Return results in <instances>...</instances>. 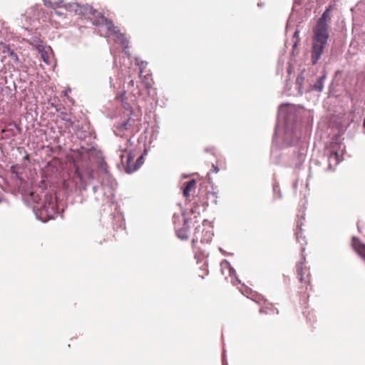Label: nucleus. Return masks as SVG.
Instances as JSON below:
<instances>
[{
  "instance_id": "2eb2a0df",
  "label": "nucleus",
  "mask_w": 365,
  "mask_h": 365,
  "mask_svg": "<svg viewBox=\"0 0 365 365\" xmlns=\"http://www.w3.org/2000/svg\"><path fill=\"white\" fill-rule=\"evenodd\" d=\"M326 78V75L324 74L322 76H321L318 81L313 85L312 88L315 91H317L319 92L322 91L324 88V81Z\"/></svg>"
},
{
  "instance_id": "20e7f679",
  "label": "nucleus",
  "mask_w": 365,
  "mask_h": 365,
  "mask_svg": "<svg viewBox=\"0 0 365 365\" xmlns=\"http://www.w3.org/2000/svg\"><path fill=\"white\" fill-rule=\"evenodd\" d=\"M325 154L329 160H344L343 151L340 150L339 145L334 144L325 150Z\"/></svg>"
},
{
  "instance_id": "9d476101",
  "label": "nucleus",
  "mask_w": 365,
  "mask_h": 365,
  "mask_svg": "<svg viewBox=\"0 0 365 365\" xmlns=\"http://www.w3.org/2000/svg\"><path fill=\"white\" fill-rule=\"evenodd\" d=\"M114 41L120 44L124 48L128 47V40L125 36V35L119 31L117 34H115L114 36Z\"/></svg>"
},
{
  "instance_id": "0eeeda50",
  "label": "nucleus",
  "mask_w": 365,
  "mask_h": 365,
  "mask_svg": "<svg viewBox=\"0 0 365 365\" xmlns=\"http://www.w3.org/2000/svg\"><path fill=\"white\" fill-rule=\"evenodd\" d=\"M351 245L355 252L365 259V245L362 244L359 238L354 237Z\"/></svg>"
},
{
  "instance_id": "6e6552de",
  "label": "nucleus",
  "mask_w": 365,
  "mask_h": 365,
  "mask_svg": "<svg viewBox=\"0 0 365 365\" xmlns=\"http://www.w3.org/2000/svg\"><path fill=\"white\" fill-rule=\"evenodd\" d=\"M189 220L185 219L182 227L176 230L178 237L182 240H187L189 237Z\"/></svg>"
},
{
  "instance_id": "cd10ccee",
  "label": "nucleus",
  "mask_w": 365,
  "mask_h": 365,
  "mask_svg": "<svg viewBox=\"0 0 365 365\" xmlns=\"http://www.w3.org/2000/svg\"><path fill=\"white\" fill-rule=\"evenodd\" d=\"M24 160H29V157H28V155H26V156H25Z\"/></svg>"
},
{
  "instance_id": "9b49d317",
  "label": "nucleus",
  "mask_w": 365,
  "mask_h": 365,
  "mask_svg": "<svg viewBox=\"0 0 365 365\" xmlns=\"http://www.w3.org/2000/svg\"><path fill=\"white\" fill-rule=\"evenodd\" d=\"M196 185L195 180H191L186 182L185 186L183 189V195L186 197L190 196L191 192L195 190V187Z\"/></svg>"
},
{
  "instance_id": "f257e3e1",
  "label": "nucleus",
  "mask_w": 365,
  "mask_h": 365,
  "mask_svg": "<svg viewBox=\"0 0 365 365\" xmlns=\"http://www.w3.org/2000/svg\"><path fill=\"white\" fill-rule=\"evenodd\" d=\"M329 25L317 23L313 29L312 61L315 64L320 58L329 38Z\"/></svg>"
},
{
  "instance_id": "a211bd4d",
  "label": "nucleus",
  "mask_w": 365,
  "mask_h": 365,
  "mask_svg": "<svg viewBox=\"0 0 365 365\" xmlns=\"http://www.w3.org/2000/svg\"><path fill=\"white\" fill-rule=\"evenodd\" d=\"M138 65L139 68H140V75H141L143 73L144 69L147 66V62L141 61L140 62H138Z\"/></svg>"
},
{
  "instance_id": "f8f14e48",
  "label": "nucleus",
  "mask_w": 365,
  "mask_h": 365,
  "mask_svg": "<svg viewBox=\"0 0 365 365\" xmlns=\"http://www.w3.org/2000/svg\"><path fill=\"white\" fill-rule=\"evenodd\" d=\"M331 6H329L326 9L325 11H324V13L322 14V15L321 16V17L319 19L317 23L319 24H328V22L330 21L331 19V16H330V12L331 11Z\"/></svg>"
},
{
  "instance_id": "c85d7f7f",
  "label": "nucleus",
  "mask_w": 365,
  "mask_h": 365,
  "mask_svg": "<svg viewBox=\"0 0 365 365\" xmlns=\"http://www.w3.org/2000/svg\"><path fill=\"white\" fill-rule=\"evenodd\" d=\"M203 272H204V274H205V275H207V271H204Z\"/></svg>"
},
{
  "instance_id": "4468645a",
  "label": "nucleus",
  "mask_w": 365,
  "mask_h": 365,
  "mask_svg": "<svg viewBox=\"0 0 365 365\" xmlns=\"http://www.w3.org/2000/svg\"><path fill=\"white\" fill-rule=\"evenodd\" d=\"M247 297L256 302L257 303L262 304V306L264 304V302H267V300L264 299L262 295L254 291H250V296L247 295Z\"/></svg>"
},
{
  "instance_id": "c756f323",
  "label": "nucleus",
  "mask_w": 365,
  "mask_h": 365,
  "mask_svg": "<svg viewBox=\"0 0 365 365\" xmlns=\"http://www.w3.org/2000/svg\"><path fill=\"white\" fill-rule=\"evenodd\" d=\"M200 277H201L202 279L204 278V276L203 275H199Z\"/></svg>"
},
{
  "instance_id": "1a4fd4ad",
  "label": "nucleus",
  "mask_w": 365,
  "mask_h": 365,
  "mask_svg": "<svg viewBox=\"0 0 365 365\" xmlns=\"http://www.w3.org/2000/svg\"><path fill=\"white\" fill-rule=\"evenodd\" d=\"M259 313L264 314H278L279 310L272 303L264 302V304L259 309Z\"/></svg>"
},
{
  "instance_id": "412c9836",
  "label": "nucleus",
  "mask_w": 365,
  "mask_h": 365,
  "mask_svg": "<svg viewBox=\"0 0 365 365\" xmlns=\"http://www.w3.org/2000/svg\"><path fill=\"white\" fill-rule=\"evenodd\" d=\"M250 291H252L251 289L246 287L243 291L242 294L247 297V295L250 296Z\"/></svg>"
},
{
  "instance_id": "aec40b11",
  "label": "nucleus",
  "mask_w": 365,
  "mask_h": 365,
  "mask_svg": "<svg viewBox=\"0 0 365 365\" xmlns=\"http://www.w3.org/2000/svg\"><path fill=\"white\" fill-rule=\"evenodd\" d=\"M200 226H198L195 228V237L192 240V243H195V242H197L198 240V237L196 235V233L200 231Z\"/></svg>"
},
{
  "instance_id": "5701e85b",
  "label": "nucleus",
  "mask_w": 365,
  "mask_h": 365,
  "mask_svg": "<svg viewBox=\"0 0 365 365\" xmlns=\"http://www.w3.org/2000/svg\"><path fill=\"white\" fill-rule=\"evenodd\" d=\"M128 86H130V87H133L134 86V81L133 80H130L128 82Z\"/></svg>"
},
{
  "instance_id": "bb28decb",
  "label": "nucleus",
  "mask_w": 365,
  "mask_h": 365,
  "mask_svg": "<svg viewBox=\"0 0 365 365\" xmlns=\"http://www.w3.org/2000/svg\"><path fill=\"white\" fill-rule=\"evenodd\" d=\"M48 6L53 7V4L51 2L48 3Z\"/></svg>"
},
{
  "instance_id": "7c9ffc66",
  "label": "nucleus",
  "mask_w": 365,
  "mask_h": 365,
  "mask_svg": "<svg viewBox=\"0 0 365 365\" xmlns=\"http://www.w3.org/2000/svg\"><path fill=\"white\" fill-rule=\"evenodd\" d=\"M290 145H291V143H287V146H289Z\"/></svg>"
},
{
  "instance_id": "39448f33",
  "label": "nucleus",
  "mask_w": 365,
  "mask_h": 365,
  "mask_svg": "<svg viewBox=\"0 0 365 365\" xmlns=\"http://www.w3.org/2000/svg\"><path fill=\"white\" fill-rule=\"evenodd\" d=\"M143 161H120L118 165L120 169H123L126 173L130 174L137 170Z\"/></svg>"
},
{
  "instance_id": "6ab92c4d",
  "label": "nucleus",
  "mask_w": 365,
  "mask_h": 365,
  "mask_svg": "<svg viewBox=\"0 0 365 365\" xmlns=\"http://www.w3.org/2000/svg\"><path fill=\"white\" fill-rule=\"evenodd\" d=\"M11 172L13 173H15L17 176H19L20 174H21V172H19L18 170H17V168L16 166H11Z\"/></svg>"
},
{
  "instance_id": "4be33fe9",
  "label": "nucleus",
  "mask_w": 365,
  "mask_h": 365,
  "mask_svg": "<svg viewBox=\"0 0 365 365\" xmlns=\"http://www.w3.org/2000/svg\"><path fill=\"white\" fill-rule=\"evenodd\" d=\"M206 235H208V238H207V239L201 238V239H200V241H201L202 242H204L205 241H206V242H209V241H210V240H211V233H210V232H206Z\"/></svg>"
},
{
  "instance_id": "393cba45",
  "label": "nucleus",
  "mask_w": 365,
  "mask_h": 365,
  "mask_svg": "<svg viewBox=\"0 0 365 365\" xmlns=\"http://www.w3.org/2000/svg\"><path fill=\"white\" fill-rule=\"evenodd\" d=\"M137 160H143V155H141L140 157L138 158Z\"/></svg>"
},
{
  "instance_id": "ddd939ff",
  "label": "nucleus",
  "mask_w": 365,
  "mask_h": 365,
  "mask_svg": "<svg viewBox=\"0 0 365 365\" xmlns=\"http://www.w3.org/2000/svg\"><path fill=\"white\" fill-rule=\"evenodd\" d=\"M115 99L120 102L126 110H129L131 108L129 103L126 102L125 91L118 92L116 94Z\"/></svg>"
},
{
  "instance_id": "f3484780",
  "label": "nucleus",
  "mask_w": 365,
  "mask_h": 365,
  "mask_svg": "<svg viewBox=\"0 0 365 365\" xmlns=\"http://www.w3.org/2000/svg\"><path fill=\"white\" fill-rule=\"evenodd\" d=\"M6 49H8V56H10L14 61H18L19 58L16 53L11 50L9 46H6Z\"/></svg>"
},
{
  "instance_id": "423d86ee",
  "label": "nucleus",
  "mask_w": 365,
  "mask_h": 365,
  "mask_svg": "<svg viewBox=\"0 0 365 365\" xmlns=\"http://www.w3.org/2000/svg\"><path fill=\"white\" fill-rule=\"evenodd\" d=\"M73 168L75 170L76 175L80 179L81 181H83L85 178H93L94 174L92 170L89 168H86L85 171H81L78 165L76 163V161H73L72 163Z\"/></svg>"
},
{
  "instance_id": "b1692460",
  "label": "nucleus",
  "mask_w": 365,
  "mask_h": 365,
  "mask_svg": "<svg viewBox=\"0 0 365 365\" xmlns=\"http://www.w3.org/2000/svg\"><path fill=\"white\" fill-rule=\"evenodd\" d=\"M5 47H6V46H4V49H3V51H2V52H3L4 53H6V54L8 55V49H6V48H5Z\"/></svg>"
},
{
  "instance_id": "f03ea898",
  "label": "nucleus",
  "mask_w": 365,
  "mask_h": 365,
  "mask_svg": "<svg viewBox=\"0 0 365 365\" xmlns=\"http://www.w3.org/2000/svg\"><path fill=\"white\" fill-rule=\"evenodd\" d=\"M297 277L299 281V288L307 292L311 288V273L304 262H299L296 265Z\"/></svg>"
},
{
  "instance_id": "dca6fc26",
  "label": "nucleus",
  "mask_w": 365,
  "mask_h": 365,
  "mask_svg": "<svg viewBox=\"0 0 365 365\" xmlns=\"http://www.w3.org/2000/svg\"><path fill=\"white\" fill-rule=\"evenodd\" d=\"M302 222L301 221L297 222L296 230H295V235L297 237V239L299 240V237H301L302 231Z\"/></svg>"
},
{
  "instance_id": "a878e982",
  "label": "nucleus",
  "mask_w": 365,
  "mask_h": 365,
  "mask_svg": "<svg viewBox=\"0 0 365 365\" xmlns=\"http://www.w3.org/2000/svg\"><path fill=\"white\" fill-rule=\"evenodd\" d=\"M134 96L137 95V96H140L141 95V93L140 91H138L136 93H133Z\"/></svg>"
},
{
  "instance_id": "7ed1b4c3",
  "label": "nucleus",
  "mask_w": 365,
  "mask_h": 365,
  "mask_svg": "<svg viewBox=\"0 0 365 365\" xmlns=\"http://www.w3.org/2000/svg\"><path fill=\"white\" fill-rule=\"evenodd\" d=\"M89 13L92 14L93 16H96L97 18L96 19H94L93 21V24L97 26L105 25L106 26L108 31L109 32V35L114 36L120 31L111 21H109L101 14L93 9V8H89Z\"/></svg>"
}]
</instances>
